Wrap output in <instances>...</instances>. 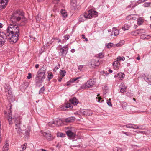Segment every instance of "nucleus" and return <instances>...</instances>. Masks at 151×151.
<instances>
[{"label": "nucleus", "mask_w": 151, "mask_h": 151, "mask_svg": "<svg viewBox=\"0 0 151 151\" xmlns=\"http://www.w3.org/2000/svg\"><path fill=\"white\" fill-rule=\"evenodd\" d=\"M22 20V25L26 24L27 20L24 16V14L23 11L20 10H17L12 15L10 18V21L13 23H16L18 21Z\"/></svg>", "instance_id": "1"}, {"label": "nucleus", "mask_w": 151, "mask_h": 151, "mask_svg": "<svg viewBox=\"0 0 151 151\" xmlns=\"http://www.w3.org/2000/svg\"><path fill=\"white\" fill-rule=\"evenodd\" d=\"M12 106H10V112L8 114L7 116V120L9 122L10 125H12L13 122H14L15 124V129L17 133L18 134H20L22 133V130L21 129L20 125L21 124V122L19 118L16 117H12V111L11 110Z\"/></svg>", "instance_id": "2"}, {"label": "nucleus", "mask_w": 151, "mask_h": 151, "mask_svg": "<svg viewBox=\"0 0 151 151\" xmlns=\"http://www.w3.org/2000/svg\"><path fill=\"white\" fill-rule=\"evenodd\" d=\"M16 23H13L10 21V23L7 29L6 33H12L16 35H19V28L18 26L16 24Z\"/></svg>", "instance_id": "3"}, {"label": "nucleus", "mask_w": 151, "mask_h": 151, "mask_svg": "<svg viewBox=\"0 0 151 151\" xmlns=\"http://www.w3.org/2000/svg\"><path fill=\"white\" fill-rule=\"evenodd\" d=\"M6 36V41L9 40L11 44H12L16 42L18 40L19 35L9 33H5Z\"/></svg>", "instance_id": "4"}, {"label": "nucleus", "mask_w": 151, "mask_h": 151, "mask_svg": "<svg viewBox=\"0 0 151 151\" xmlns=\"http://www.w3.org/2000/svg\"><path fill=\"white\" fill-rule=\"evenodd\" d=\"M96 81L94 79H90L84 84L81 85L80 87V89H86L90 87H91L94 85Z\"/></svg>", "instance_id": "5"}, {"label": "nucleus", "mask_w": 151, "mask_h": 151, "mask_svg": "<svg viewBox=\"0 0 151 151\" xmlns=\"http://www.w3.org/2000/svg\"><path fill=\"white\" fill-rule=\"evenodd\" d=\"M68 45H66L62 47L59 49L60 52H59V55L62 57H65L66 55L68 52Z\"/></svg>", "instance_id": "6"}, {"label": "nucleus", "mask_w": 151, "mask_h": 151, "mask_svg": "<svg viewBox=\"0 0 151 151\" xmlns=\"http://www.w3.org/2000/svg\"><path fill=\"white\" fill-rule=\"evenodd\" d=\"M46 69L45 67L43 66L37 72V76L44 79L45 78V75L46 72Z\"/></svg>", "instance_id": "7"}, {"label": "nucleus", "mask_w": 151, "mask_h": 151, "mask_svg": "<svg viewBox=\"0 0 151 151\" xmlns=\"http://www.w3.org/2000/svg\"><path fill=\"white\" fill-rule=\"evenodd\" d=\"M61 121L60 119H56L48 123V125L50 127H58L60 125Z\"/></svg>", "instance_id": "8"}, {"label": "nucleus", "mask_w": 151, "mask_h": 151, "mask_svg": "<svg viewBox=\"0 0 151 151\" xmlns=\"http://www.w3.org/2000/svg\"><path fill=\"white\" fill-rule=\"evenodd\" d=\"M42 134L44 139L48 141H52L54 138L50 132H43L42 133Z\"/></svg>", "instance_id": "9"}, {"label": "nucleus", "mask_w": 151, "mask_h": 151, "mask_svg": "<svg viewBox=\"0 0 151 151\" xmlns=\"http://www.w3.org/2000/svg\"><path fill=\"white\" fill-rule=\"evenodd\" d=\"M6 37L5 32H0V47H1L6 42Z\"/></svg>", "instance_id": "10"}, {"label": "nucleus", "mask_w": 151, "mask_h": 151, "mask_svg": "<svg viewBox=\"0 0 151 151\" xmlns=\"http://www.w3.org/2000/svg\"><path fill=\"white\" fill-rule=\"evenodd\" d=\"M97 12L93 10H89L87 13L88 19H91L92 17H96L97 14Z\"/></svg>", "instance_id": "11"}, {"label": "nucleus", "mask_w": 151, "mask_h": 151, "mask_svg": "<svg viewBox=\"0 0 151 151\" xmlns=\"http://www.w3.org/2000/svg\"><path fill=\"white\" fill-rule=\"evenodd\" d=\"M81 114L83 115L89 116L92 114V111L89 109H84L81 111Z\"/></svg>", "instance_id": "12"}, {"label": "nucleus", "mask_w": 151, "mask_h": 151, "mask_svg": "<svg viewBox=\"0 0 151 151\" xmlns=\"http://www.w3.org/2000/svg\"><path fill=\"white\" fill-rule=\"evenodd\" d=\"M60 107L61 110H65L66 109L68 108H70V109H72L73 107L71 104L70 103L67 102L61 105Z\"/></svg>", "instance_id": "13"}, {"label": "nucleus", "mask_w": 151, "mask_h": 151, "mask_svg": "<svg viewBox=\"0 0 151 151\" xmlns=\"http://www.w3.org/2000/svg\"><path fill=\"white\" fill-rule=\"evenodd\" d=\"M43 80L42 79V78L36 76L35 78V80L36 86L38 87H40L43 82Z\"/></svg>", "instance_id": "14"}, {"label": "nucleus", "mask_w": 151, "mask_h": 151, "mask_svg": "<svg viewBox=\"0 0 151 151\" xmlns=\"http://www.w3.org/2000/svg\"><path fill=\"white\" fill-rule=\"evenodd\" d=\"M86 19H88V16H87V13H85L80 16L78 19V22H83Z\"/></svg>", "instance_id": "15"}, {"label": "nucleus", "mask_w": 151, "mask_h": 151, "mask_svg": "<svg viewBox=\"0 0 151 151\" xmlns=\"http://www.w3.org/2000/svg\"><path fill=\"white\" fill-rule=\"evenodd\" d=\"M144 79L149 84L151 85V76L146 73L144 74Z\"/></svg>", "instance_id": "16"}, {"label": "nucleus", "mask_w": 151, "mask_h": 151, "mask_svg": "<svg viewBox=\"0 0 151 151\" xmlns=\"http://www.w3.org/2000/svg\"><path fill=\"white\" fill-rule=\"evenodd\" d=\"M90 63L92 68H95L96 66H98L99 64V60L96 59L92 60Z\"/></svg>", "instance_id": "17"}, {"label": "nucleus", "mask_w": 151, "mask_h": 151, "mask_svg": "<svg viewBox=\"0 0 151 151\" xmlns=\"http://www.w3.org/2000/svg\"><path fill=\"white\" fill-rule=\"evenodd\" d=\"M8 1V0H0V10L5 8Z\"/></svg>", "instance_id": "18"}, {"label": "nucleus", "mask_w": 151, "mask_h": 151, "mask_svg": "<svg viewBox=\"0 0 151 151\" xmlns=\"http://www.w3.org/2000/svg\"><path fill=\"white\" fill-rule=\"evenodd\" d=\"M7 87H6L5 88V91L7 96H12V90L10 86H7Z\"/></svg>", "instance_id": "19"}, {"label": "nucleus", "mask_w": 151, "mask_h": 151, "mask_svg": "<svg viewBox=\"0 0 151 151\" xmlns=\"http://www.w3.org/2000/svg\"><path fill=\"white\" fill-rule=\"evenodd\" d=\"M69 103H70V104L71 103L74 106L77 105L78 103V100L77 99L76 97H75L70 99L69 100Z\"/></svg>", "instance_id": "20"}, {"label": "nucleus", "mask_w": 151, "mask_h": 151, "mask_svg": "<svg viewBox=\"0 0 151 151\" xmlns=\"http://www.w3.org/2000/svg\"><path fill=\"white\" fill-rule=\"evenodd\" d=\"M125 77V74L124 73H118L117 75L114 76L115 78L117 77L121 80H122Z\"/></svg>", "instance_id": "21"}, {"label": "nucleus", "mask_w": 151, "mask_h": 151, "mask_svg": "<svg viewBox=\"0 0 151 151\" xmlns=\"http://www.w3.org/2000/svg\"><path fill=\"white\" fill-rule=\"evenodd\" d=\"M120 92L123 93L126 91L127 86H125L124 83H121L119 86Z\"/></svg>", "instance_id": "22"}, {"label": "nucleus", "mask_w": 151, "mask_h": 151, "mask_svg": "<svg viewBox=\"0 0 151 151\" xmlns=\"http://www.w3.org/2000/svg\"><path fill=\"white\" fill-rule=\"evenodd\" d=\"M9 148L8 141L6 140L5 143L2 149V151H8Z\"/></svg>", "instance_id": "23"}, {"label": "nucleus", "mask_w": 151, "mask_h": 151, "mask_svg": "<svg viewBox=\"0 0 151 151\" xmlns=\"http://www.w3.org/2000/svg\"><path fill=\"white\" fill-rule=\"evenodd\" d=\"M66 134L67 136L70 138H73L75 136V135L70 130L66 131Z\"/></svg>", "instance_id": "24"}, {"label": "nucleus", "mask_w": 151, "mask_h": 151, "mask_svg": "<svg viewBox=\"0 0 151 151\" xmlns=\"http://www.w3.org/2000/svg\"><path fill=\"white\" fill-rule=\"evenodd\" d=\"M75 118V117L72 116L67 118L65 119V121L67 123H70L73 122Z\"/></svg>", "instance_id": "25"}, {"label": "nucleus", "mask_w": 151, "mask_h": 151, "mask_svg": "<svg viewBox=\"0 0 151 151\" xmlns=\"http://www.w3.org/2000/svg\"><path fill=\"white\" fill-rule=\"evenodd\" d=\"M113 65L115 68V69H116L117 68H118L119 67L120 65V63L119 61L117 60L116 61H114L113 63Z\"/></svg>", "instance_id": "26"}, {"label": "nucleus", "mask_w": 151, "mask_h": 151, "mask_svg": "<svg viewBox=\"0 0 151 151\" xmlns=\"http://www.w3.org/2000/svg\"><path fill=\"white\" fill-rule=\"evenodd\" d=\"M113 151H125L124 149L118 147H115L113 148Z\"/></svg>", "instance_id": "27"}, {"label": "nucleus", "mask_w": 151, "mask_h": 151, "mask_svg": "<svg viewBox=\"0 0 151 151\" xmlns=\"http://www.w3.org/2000/svg\"><path fill=\"white\" fill-rule=\"evenodd\" d=\"M114 30V35L115 36L119 34V31L118 29H116V28L114 27L113 28V31Z\"/></svg>", "instance_id": "28"}, {"label": "nucleus", "mask_w": 151, "mask_h": 151, "mask_svg": "<svg viewBox=\"0 0 151 151\" xmlns=\"http://www.w3.org/2000/svg\"><path fill=\"white\" fill-rule=\"evenodd\" d=\"M27 144H24L21 146V147L19 148V150L20 151H23L25 150L26 148Z\"/></svg>", "instance_id": "29"}, {"label": "nucleus", "mask_w": 151, "mask_h": 151, "mask_svg": "<svg viewBox=\"0 0 151 151\" xmlns=\"http://www.w3.org/2000/svg\"><path fill=\"white\" fill-rule=\"evenodd\" d=\"M61 13L63 17H66L67 16V13L65 12V10H63L62 9H61Z\"/></svg>", "instance_id": "30"}, {"label": "nucleus", "mask_w": 151, "mask_h": 151, "mask_svg": "<svg viewBox=\"0 0 151 151\" xmlns=\"http://www.w3.org/2000/svg\"><path fill=\"white\" fill-rule=\"evenodd\" d=\"M29 84L27 82H24L22 86L23 87V89H26L28 86Z\"/></svg>", "instance_id": "31"}, {"label": "nucleus", "mask_w": 151, "mask_h": 151, "mask_svg": "<svg viewBox=\"0 0 151 151\" xmlns=\"http://www.w3.org/2000/svg\"><path fill=\"white\" fill-rule=\"evenodd\" d=\"M66 73V72L65 70H61L60 71V74L62 77L65 76Z\"/></svg>", "instance_id": "32"}, {"label": "nucleus", "mask_w": 151, "mask_h": 151, "mask_svg": "<svg viewBox=\"0 0 151 151\" xmlns=\"http://www.w3.org/2000/svg\"><path fill=\"white\" fill-rule=\"evenodd\" d=\"M143 22V20L141 17H140L138 19L137 23L139 25H141Z\"/></svg>", "instance_id": "33"}, {"label": "nucleus", "mask_w": 151, "mask_h": 151, "mask_svg": "<svg viewBox=\"0 0 151 151\" xmlns=\"http://www.w3.org/2000/svg\"><path fill=\"white\" fill-rule=\"evenodd\" d=\"M53 76V75L52 72H50L48 73L47 75V78L48 80H50L52 79Z\"/></svg>", "instance_id": "34"}, {"label": "nucleus", "mask_w": 151, "mask_h": 151, "mask_svg": "<svg viewBox=\"0 0 151 151\" xmlns=\"http://www.w3.org/2000/svg\"><path fill=\"white\" fill-rule=\"evenodd\" d=\"M122 29L124 31L128 30L129 28V26L127 24H125L124 26L122 27Z\"/></svg>", "instance_id": "35"}, {"label": "nucleus", "mask_w": 151, "mask_h": 151, "mask_svg": "<svg viewBox=\"0 0 151 151\" xmlns=\"http://www.w3.org/2000/svg\"><path fill=\"white\" fill-rule=\"evenodd\" d=\"M81 78L80 77H78L75 78H74L71 79L70 81V82L72 83H74L75 81L77 80L78 79L80 78Z\"/></svg>", "instance_id": "36"}, {"label": "nucleus", "mask_w": 151, "mask_h": 151, "mask_svg": "<svg viewBox=\"0 0 151 151\" xmlns=\"http://www.w3.org/2000/svg\"><path fill=\"white\" fill-rule=\"evenodd\" d=\"M58 40V41H57V42L58 43H59V42H60L61 41V40L60 39H59L58 38H53L51 40V42H54L55 41V40Z\"/></svg>", "instance_id": "37"}, {"label": "nucleus", "mask_w": 151, "mask_h": 151, "mask_svg": "<svg viewBox=\"0 0 151 151\" xmlns=\"http://www.w3.org/2000/svg\"><path fill=\"white\" fill-rule=\"evenodd\" d=\"M65 134H63L62 133H58L57 134V136L59 137H65Z\"/></svg>", "instance_id": "38"}, {"label": "nucleus", "mask_w": 151, "mask_h": 151, "mask_svg": "<svg viewBox=\"0 0 151 151\" xmlns=\"http://www.w3.org/2000/svg\"><path fill=\"white\" fill-rule=\"evenodd\" d=\"M124 40H122L119 43L116 44V46L117 47H120L122 46L124 44Z\"/></svg>", "instance_id": "39"}, {"label": "nucleus", "mask_w": 151, "mask_h": 151, "mask_svg": "<svg viewBox=\"0 0 151 151\" xmlns=\"http://www.w3.org/2000/svg\"><path fill=\"white\" fill-rule=\"evenodd\" d=\"M122 132L123 134H125L127 136H131L132 134L131 133L128 132H125L124 131H122Z\"/></svg>", "instance_id": "40"}, {"label": "nucleus", "mask_w": 151, "mask_h": 151, "mask_svg": "<svg viewBox=\"0 0 151 151\" xmlns=\"http://www.w3.org/2000/svg\"><path fill=\"white\" fill-rule=\"evenodd\" d=\"M45 90V88L44 86L42 87L39 90V94H40L41 93H43Z\"/></svg>", "instance_id": "41"}, {"label": "nucleus", "mask_w": 151, "mask_h": 151, "mask_svg": "<svg viewBox=\"0 0 151 151\" xmlns=\"http://www.w3.org/2000/svg\"><path fill=\"white\" fill-rule=\"evenodd\" d=\"M117 60L118 61H119V60L124 61L125 60V58L124 57H121L120 56H119L117 58Z\"/></svg>", "instance_id": "42"}, {"label": "nucleus", "mask_w": 151, "mask_h": 151, "mask_svg": "<svg viewBox=\"0 0 151 151\" xmlns=\"http://www.w3.org/2000/svg\"><path fill=\"white\" fill-rule=\"evenodd\" d=\"M127 106V103L125 102H124L123 103V104L122 105V107L123 108V109L124 110H126L127 109L126 108Z\"/></svg>", "instance_id": "43"}, {"label": "nucleus", "mask_w": 151, "mask_h": 151, "mask_svg": "<svg viewBox=\"0 0 151 151\" xmlns=\"http://www.w3.org/2000/svg\"><path fill=\"white\" fill-rule=\"evenodd\" d=\"M126 127L128 128H134L133 124H129L126 125Z\"/></svg>", "instance_id": "44"}, {"label": "nucleus", "mask_w": 151, "mask_h": 151, "mask_svg": "<svg viewBox=\"0 0 151 151\" xmlns=\"http://www.w3.org/2000/svg\"><path fill=\"white\" fill-rule=\"evenodd\" d=\"M113 45V43H109L107 45L106 47L107 48H110L111 47H112Z\"/></svg>", "instance_id": "45"}, {"label": "nucleus", "mask_w": 151, "mask_h": 151, "mask_svg": "<svg viewBox=\"0 0 151 151\" xmlns=\"http://www.w3.org/2000/svg\"><path fill=\"white\" fill-rule=\"evenodd\" d=\"M30 130L29 129L25 131V134L27 136H29L30 134L29 132Z\"/></svg>", "instance_id": "46"}, {"label": "nucleus", "mask_w": 151, "mask_h": 151, "mask_svg": "<svg viewBox=\"0 0 151 151\" xmlns=\"http://www.w3.org/2000/svg\"><path fill=\"white\" fill-rule=\"evenodd\" d=\"M99 58H102L104 57V54L102 53H100L99 54Z\"/></svg>", "instance_id": "47"}, {"label": "nucleus", "mask_w": 151, "mask_h": 151, "mask_svg": "<svg viewBox=\"0 0 151 151\" xmlns=\"http://www.w3.org/2000/svg\"><path fill=\"white\" fill-rule=\"evenodd\" d=\"M69 37L68 35H66L64 36V37L66 40H68L69 39Z\"/></svg>", "instance_id": "48"}, {"label": "nucleus", "mask_w": 151, "mask_h": 151, "mask_svg": "<svg viewBox=\"0 0 151 151\" xmlns=\"http://www.w3.org/2000/svg\"><path fill=\"white\" fill-rule=\"evenodd\" d=\"M32 74L30 73H28V75L27 76V78L28 79H30V78H32Z\"/></svg>", "instance_id": "49"}, {"label": "nucleus", "mask_w": 151, "mask_h": 151, "mask_svg": "<svg viewBox=\"0 0 151 151\" xmlns=\"http://www.w3.org/2000/svg\"><path fill=\"white\" fill-rule=\"evenodd\" d=\"M60 66V65L59 64H58L57 66H56V67H55L54 69V70H55V69H58L59 68Z\"/></svg>", "instance_id": "50"}, {"label": "nucleus", "mask_w": 151, "mask_h": 151, "mask_svg": "<svg viewBox=\"0 0 151 151\" xmlns=\"http://www.w3.org/2000/svg\"><path fill=\"white\" fill-rule=\"evenodd\" d=\"M146 38V35H142L141 36V38L142 39H144Z\"/></svg>", "instance_id": "51"}, {"label": "nucleus", "mask_w": 151, "mask_h": 151, "mask_svg": "<svg viewBox=\"0 0 151 151\" xmlns=\"http://www.w3.org/2000/svg\"><path fill=\"white\" fill-rule=\"evenodd\" d=\"M98 100H97V101H98V102H102V101H101V100L102 99V98L101 97H98Z\"/></svg>", "instance_id": "52"}, {"label": "nucleus", "mask_w": 151, "mask_h": 151, "mask_svg": "<svg viewBox=\"0 0 151 151\" xmlns=\"http://www.w3.org/2000/svg\"><path fill=\"white\" fill-rule=\"evenodd\" d=\"M107 104L108 105V106H112L111 103L110 101H107Z\"/></svg>", "instance_id": "53"}, {"label": "nucleus", "mask_w": 151, "mask_h": 151, "mask_svg": "<svg viewBox=\"0 0 151 151\" xmlns=\"http://www.w3.org/2000/svg\"><path fill=\"white\" fill-rule=\"evenodd\" d=\"M133 126L134 127V128H134L135 129H140V127H138L136 125H133Z\"/></svg>", "instance_id": "54"}, {"label": "nucleus", "mask_w": 151, "mask_h": 151, "mask_svg": "<svg viewBox=\"0 0 151 151\" xmlns=\"http://www.w3.org/2000/svg\"><path fill=\"white\" fill-rule=\"evenodd\" d=\"M83 67V65H80L78 67V69L80 70H81V69Z\"/></svg>", "instance_id": "55"}, {"label": "nucleus", "mask_w": 151, "mask_h": 151, "mask_svg": "<svg viewBox=\"0 0 151 151\" xmlns=\"http://www.w3.org/2000/svg\"><path fill=\"white\" fill-rule=\"evenodd\" d=\"M71 83L70 82V81L69 80V81H68L67 82L66 86H68L70 85V83Z\"/></svg>", "instance_id": "56"}, {"label": "nucleus", "mask_w": 151, "mask_h": 151, "mask_svg": "<svg viewBox=\"0 0 151 151\" xmlns=\"http://www.w3.org/2000/svg\"><path fill=\"white\" fill-rule=\"evenodd\" d=\"M62 78H61V77H58V81L60 82L61 81H62Z\"/></svg>", "instance_id": "57"}, {"label": "nucleus", "mask_w": 151, "mask_h": 151, "mask_svg": "<svg viewBox=\"0 0 151 151\" xmlns=\"http://www.w3.org/2000/svg\"><path fill=\"white\" fill-rule=\"evenodd\" d=\"M71 52L73 53L75 52V50L74 49H72L71 50Z\"/></svg>", "instance_id": "58"}, {"label": "nucleus", "mask_w": 151, "mask_h": 151, "mask_svg": "<svg viewBox=\"0 0 151 151\" xmlns=\"http://www.w3.org/2000/svg\"><path fill=\"white\" fill-rule=\"evenodd\" d=\"M39 67V65L38 64H36L35 66V67L36 68H38Z\"/></svg>", "instance_id": "59"}, {"label": "nucleus", "mask_w": 151, "mask_h": 151, "mask_svg": "<svg viewBox=\"0 0 151 151\" xmlns=\"http://www.w3.org/2000/svg\"><path fill=\"white\" fill-rule=\"evenodd\" d=\"M136 59L138 60H140V58L139 56L137 57Z\"/></svg>", "instance_id": "60"}, {"label": "nucleus", "mask_w": 151, "mask_h": 151, "mask_svg": "<svg viewBox=\"0 0 151 151\" xmlns=\"http://www.w3.org/2000/svg\"><path fill=\"white\" fill-rule=\"evenodd\" d=\"M3 27V25L1 23H0V28H1Z\"/></svg>", "instance_id": "61"}, {"label": "nucleus", "mask_w": 151, "mask_h": 151, "mask_svg": "<svg viewBox=\"0 0 151 151\" xmlns=\"http://www.w3.org/2000/svg\"><path fill=\"white\" fill-rule=\"evenodd\" d=\"M109 73H112V70L111 69H109Z\"/></svg>", "instance_id": "62"}, {"label": "nucleus", "mask_w": 151, "mask_h": 151, "mask_svg": "<svg viewBox=\"0 0 151 151\" xmlns=\"http://www.w3.org/2000/svg\"><path fill=\"white\" fill-rule=\"evenodd\" d=\"M82 38H83V39L85 38V36L83 34L82 35Z\"/></svg>", "instance_id": "63"}, {"label": "nucleus", "mask_w": 151, "mask_h": 151, "mask_svg": "<svg viewBox=\"0 0 151 151\" xmlns=\"http://www.w3.org/2000/svg\"><path fill=\"white\" fill-rule=\"evenodd\" d=\"M40 151H46V150L44 149H42L40 150Z\"/></svg>", "instance_id": "64"}]
</instances>
